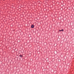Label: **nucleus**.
Segmentation results:
<instances>
[{
    "label": "nucleus",
    "mask_w": 74,
    "mask_h": 74,
    "mask_svg": "<svg viewBox=\"0 0 74 74\" xmlns=\"http://www.w3.org/2000/svg\"><path fill=\"white\" fill-rule=\"evenodd\" d=\"M34 27V25H32V26H31V28H33Z\"/></svg>",
    "instance_id": "f257e3e1"
},
{
    "label": "nucleus",
    "mask_w": 74,
    "mask_h": 74,
    "mask_svg": "<svg viewBox=\"0 0 74 74\" xmlns=\"http://www.w3.org/2000/svg\"><path fill=\"white\" fill-rule=\"evenodd\" d=\"M59 31H60V32H63V29H62L61 30H59Z\"/></svg>",
    "instance_id": "f03ea898"
},
{
    "label": "nucleus",
    "mask_w": 74,
    "mask_h": 74,
    "mask_svg": "<svg viewBox=\"0 0 74 74\" xmlns=\"http://www.w3.org/2000/svg\"><path fill=\"white\" fill-rule=\"evenodd\" d=\"M20 57H21V58H22V57H23L22 55H20Z\"/></svg>",
    "instance_id": "7ed1b4c3"
}]
</instances>
